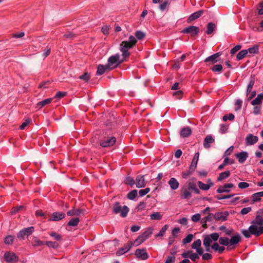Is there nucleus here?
<instances>
[{
	"mask_svg": "<svg viewBox=\"0 0 263 263\" xmlns=\"http://www.w3.org/2000/svg\"><path fill=\"white\" fill-rule=\"evenodd\" d=\"M251 225L248 229H242L241 233L247 238L251 237V235L256 237L263 234V217L257 215L255 219L251 222Z\"/></svg>",
	"mask_w": 263,
	"mask_h": 263,
	"instance_id": "nucleus-1",
	"label": "nucleus"
},
{
	"mask_svg": "<svg viewBox=\"0 0 263 263\" xmlns=\"http://www.w3.org/2000/svg\"><path fill=\"white\" fill-rule=\"evenodd\" d=\"M137 43V39L133 35L129 36L128 41H122L121 43L120 50L122 52L123 60H126L129 57L130 53L128 51V50L135 46Z\"/></svg>",
	"mask_w": 263,
	"mask_h": 263,
	"instance_id": "nucleus-2",
	"label": "nucleus"
},
{
	"mask_svg": "<svg viewBox=\"0 0 263 263\" xmlns=\"http://www.w3.org/2000/svg\"><path fill=\"white\" fill-rule=\"evenodd\" d=\"M112 212L116 214H120L122 217H125L129 212V208L126 205L122 206L119 202H116L113 204Z\"/></svg>",
	"mask_w": 263,
	"mask_h": 263,
	"instance_id": "nucleus-3",
	"label": "nucleus"
},
{
	"mask_svg": "<svg viewBox=\"0 0 263 263\" xmlns=\"http://www.w3.org/2000/svg\"><path fill=\"white\" fill-rule=\"evenodd\" d=\"M119 58L120 55L118 53L110 56L108 59L106 67L109 68L111 70L117 68L124 61L123 60L121 61H119Z\"/></svg>",
	"mask_w": 263,
	"mask_h": 263,
	"instance_id": "nucleus-4",
	"label": "nucleus"
},
{
	"mask_svg": "<svg viewBox=\"0 0 263 263\" xmlns=\"http://www.w3.org/2000/svg\"><path fill=\"white\" fill-rule=\"evenodd\" d=\"M117 141L116 136H107L100 142V145L103 147H110L113 146Z\"/></svg>",
	"mask_w": 263,
	"mask_h": 263,
	"instance_id": "nucleus-5",
	"label": "nucleus"
},
{
	"mask_svg": "<svg viewBox=\"0 0 263 263\" xmlns=\"http://www.w3.org/2000/svg\"><path fill=\"white\" fill-rule=\"evenodd\" d=\"M34 228L33 227H29L25 228L20 231L17 234V238L20 240H23L26 237L30 236L34 231Z\"/></svg>",
	"mask_w": 263,
	"mask_h": 263,
	"instance_id": "nucleus-6",
	"label": "nucleus"
},
{
	"mask_svg": "<svg viewBox=\"0 0 263 263\" xmlns=\"http://www.w3.org/2000/svg\"><path fill=\"white\" fill-rule=\"evenodd\" d=\"M199 32V28L195 26H190L184 28L181 33L183 34H190L191 37L197 36Z\"/></svg>",
	"mask_w": 263,
	"mask_h": 263,
	"instance_id": "nucleus-7",
	"label": "nucleus"
},
{
	"mask_svg": "<svg viewBox=\"0 0 263 263\" xmlns=\"http://www.w3.org/2000/svg\"><path fill=\"white\" fill-rule=\"evenodd\" d=\"M5 260L9 263H15L18 261V257L13 252L8 251L4 255Z\"/></svg>",
	"mask_w": 263,
	"mask_h": 263,
	"instance_id": "nucleus-8",
	"label": "nucleus"
},
{
	"mask_svg": "<svg viewBox=\"0 0 263 263\" xmlns=\"http://www.w3.org/2000/svg\"><path fill=\"white\" fill-rule=\"evenodd\" d=\"M241 237L239 234H237L233 236L229 239V248H227L228 250L234 249L240 241Z\"/></svg>",
	"mask_w": 263,
	"mask_h": 263,
	"instance_id": "nucleus-9",
	"label": "nucleus"
},
{
	"mask_svg": "<svg viewBox=\"0 0 263 263\" xmlns=\"http://www.w3.org/2000/svg\"><path fill=\"white\" fill-rule=\"evenodd\" d=\"M206 182L207 183L205 184L201 181H198L197 182V184L199 188L203 191H208L214 185L213 182L210 179H208L206 181Z\"/></svg>",
	"mask_w": 263,
	"mask_h": 263,
	"instance_id": "nucleus-10",
	"label": "nucleus"
},
{
	"mask_svg": "<svg viewBox=\"0 0 263 263\" xmlns=\"http://www.w3.org/2000/svg\"><path fill=\"white\" fill-rule=\"evenodd\" d=\"M135 255L137 258H140L142 260H146L149 257L145 249H137L135 251Z\"/></svg>",
	"mask_w": 263,
	"mask_h": 263,
	"instance_id": "nucleus-11",
	"label": "nucleus"
},
{
	"mask_svg": "<svg viewBox=\"0 0 263 263\" xmlns=\"http://www.w3.org/2000/svg\"><path fill=\"white\" fill-rule=\"evenodd\" d=\"M201 241L198 239L194 241L192 245V248L196 250V253L199 255L202 254L204 251L202 248H201Z\"/></svg>",
	"mask_w": 263,
	"mask_h": 263,
	"instance_id": "nucleus-12",
	"label": "nucleus"
},
{
	"mask_svg": "<svg viewBox=\"0 0 263 263\" xmlns=\"http://www.w3.org/2000/svg\"><path fill=\"white\" fill-rule=\"evenodd\" d=\"M202 237L203 240H210V243H212L213 241L216 242L217 240H219V235L217 233H213L209 235H204Z\"/></svg>",
	"mask_w": 263,
	"mask_h": 263,
	"instance_id": "nucleus-13",
	"label": "nucleus"
},
{
	"mask_svg": "<svg viewBox=\"0 0 263 263\" xmlns=\"http://www.w3.org/2000/svg\"><path fill=\"white\" fill-rule=\"evenodd\" d=\"M181 197L182 198L187 199L191 197V192L187 185H184L181 189Z\"/></svg>",
	"mask_w": 263,
	"mask_h": 263,
	"instance_id": "nucleus-14",
	"label": "nucleus"
},
{
	"mask_svg": "<svg viewBox=\"0 0 263 263\" xmlns=\"http://www.w3.org/2000/svg\"><path fill=\"white\" fill-rule=\"evenodd\" d=\"M229 215L227 211L217 212L214 215V218L218 221H224L227 220V218Z\"/></svg>",
	"mask_w": 263,
	"mask_h": 263,
	"instance_id": "nucleus-15",
	"label": "nucleus"
},
{
	"mask_svg": "<svg viewBox=\"0 0 263 263\" xmlns=\"http://www.w3.org/2000/svg\"><path fill=\"white\" fill-rule=\"evenodd\" d=\"M66 216V214L63 212H53L52 214L51 217L49 219V221H59L64 218Z\"/></svg>",
	"mask_w": 263,
	"mask_h": 263,
	"instance_id": "nucleus-16",
	"label": "nucleus"
},
{
	"mask_svg": "<svg viewBox=\"0 0 263 263\" xmlns=\"http://www.w3.org/2000/svg\"><path fill=\"white\" fill-rule=\"evenodd\" d=\"M236 158L240 163H243L248 157V153L246 151H241L235 154Z\"/></svg>",
	"mask_w": 263,
	"mask_h": 263,
	"instance_id": "nucleus-17",
	"label": "nucleus"
},
{
	"mask_svg": "<svg viewBox=\"0 0 263 263\" xmlns=\"http://www.w3.org/2000/svg\"><path fill=\"white\" fill-rule=\"evenodd\" d=\"M204 13V11L203 10H200L197 11L192 14H191L187 20V22L188 23H191V22L199 18Z\"/></svg>",
	"mask_w": 263,
	"mask_h": 263,
	"instance_id": "nucleus-18",
	"label": "nucleus"
},
{
	"mask_svg": "<svg viewBox=\"0 0 263 263\" xmlns=\"http://www.w3.org/2000/svg\"><path fill=\"white\" fill-rule=\"evenodd\" d=\"M135 184L137 187L142 188L145 186V181L143 175L137 176L136 178Z\"/></svg>",
	"mask_w": 263,
	"mask_h": 263,
	"instance_id": "nucleus-19",
	"label": "nucleus"
},
{
	"mask_svg": "<svg viewBox=\"0 0 263 263\" xmlns=\"http://www.w3.org/2000/svg\"><path fill=\"white\" fill-rule=\"evenodd\" d=\"M133 243L129 242L128 244L125 245L123 247L120 248L116 252L117 256H121L126 252H128L131 248Z\"/></svg>",
	"mask_w": 263,
	"mask_h": 263,
	"instance_id": "nucleus-20",
	"label": "nucleus"
},
{
	"mask_svg": "<svg viewBox=\"0 0 263 263\" xmlns=\"http://www.w3.org/2000/svg\"><path fill=\"white\" fill-rule=\"evenodd\" d=\"M192 131L189 126H186L181 128L180 131V135L182 138L189 137L192 134Z\"/></svg>",
	"mask_w": 263,
	"mask_h": 263,
	"instance_id": "nucleus-21",
	"label": "nucleus"
},
{
	"mask_svg": "<svg viewBox=\"0 0 263 263\" xmlns=\"http://www.w3.org/2000/svg\"><path fill=\"white\" fill-rule=\"evenodd\" d=\"M221 55V53L220 52H217L216 53H214L208 57H207L205 60L204 62H211L212 64L216 63L218 61L217 60V58Z\"/></svg>",
	"mask_w": 263,
	"mask_h": 263,
	"instance_id": "nucleus-22",
	"label": "nucleus"
},
{
	"mask_svg": "<svg viewBox=\"0 0 263 263\" xmlns=\"http://www.w3.org/2000/svg\"><path fill=\"white\" fill-rule=\"evenodd\" d=\"M258 137L252 134H249L246 138L247 144L248 145H252L256 143L258 141Z\"/></svg>",
	"mask_w": 263,
	"mask_h": 263,
	"instance_id": "nucleus-23",
	"label": "nucleus"
},
{
	"mask_svg": "<svg viewBox=\"0 0 263 263\" xmlns=\"http://www.w3.org/2000/svg\"><path fill=\"white\" fill-rule=\"evenodd\" d=\"M168 184L172 190H175L179 187V183L175 178H171L168 181Z\"/></svg>",
	"mask_w": 263,
	"mask_h": 263,
	"instance_id": "nucleus-24",
	"label": "nucleus"
},
{
	"mask_svg": "<svg viewBox=\"0 0 263 263\" xmlns=\"http://www.w3.org/2000/svg\"><path fill=\"white\" fill-rule=\"evenodd\" d=\"M83 212V210L80 209H72L67 212V214L69 216H79Z\"/></svg>",
	"mask_w": 263,
	"mask_h": 263,
	"instance_id": "nucleus-25",
	"label": "nucleus"
},
{
	"mask_svg": "<svg viewBox=\"0 0 263 263\" xmlns=\"http://www.w3.org/2000/svg\"><path fill=\"white\" fill-rule=\"evenodd\" d=\"M214 142V139L211 135H208L204 139L203 145L205 148H209L210 144L213 143Z\"/></svg>",
	"mask_w": 263,
	"mask_h": 263,
	"instance_id": "nucleus-26",
	"label": "nucleus"
},
{
	"mask_svg": "<svg viewBox=\"0 0 263 263\" xmlns=\"http://www.w3.org/2000/svg\"><path fill=\"white\" fill-rule=\"evenodd\" d=\"M212 249L215 252H218L219 254H221L225 250L224 246H219V244L218 242H214L212 245Z\"/></svg>",
	"mask_w": 263,
	"mask_h": 263,
	"instance_id": "nucleus-27",
	"label": "nucleus"
},
{
	"mask_svg": "<svg viewBox=\"0 0 263 263\" xmlns=\"http://www.w3.org/2000/svg\"><path fill=\"white\" fill-rule=\"evenodd\" d=\"M110 71L111 70L109 68L106 67V64L105 65H99L98 66L97 74V75H102L106 71Z\"/></svg>",
	"mask_w": 263,
	"mask_h": 263,
	"instance_id": "nucleus-28",
	"label": "nucleus"
},
{
	"mask_svg": "<svg viewBox=\"0 0 263 263\" xmlns=\"http://www.w3.org/2000/svg\"><path fill=\"white\" fill-rule=\"evenodd\" d=\"M52 100V99L51 98H48L38 102L36 104V108L38 109L42 108L45 105L50 104Z\"/></svg>",
	"mask_w": 263,
	"mask_h": 263,
	"instance_id": "nucleus-29",
	"label": "nucleus"
},
{
	"mask_svg": "<svg viewBox=\"0 0 263 263\" xmlns=\"http://www.w3.org/2000/svg\"><path fill=\"white\" fill-rule=\"evenodd\" d=\"M216 25L212 22H210L206 25V33L208 35L212 34L213 31L216 29Z\"/></svg>",
	"mask_w": 263,
	"mask_h": 263,
	"instance_id": "nucleus-30",
	"label": "nucleus"
},
{
	"mask_svg": "<svg viewBox=\"0 0 263 263\" xmlns=\"http://www.w3.org/2000/svg\"><path fill=\"white\" fill-rule=\"evenodd\" d=\"M263 100V93H259L257 97L251 102L253 105H259L261 103Z\"/></svg>",
	"mask_w": 263,
	"mask_h": 263,
	"instance_id": "nucleus-31",
	"label": "nucleus"
},
{
	"mask_svg": "<svg viewBox=\"0 0 263 263\" xmlns=\"http://www.w3.org/2000/svg\"><path fill=\"white\" fill-rule=\"evenodd\" d=\"M229 238L227 237H220L219 238L218 243L229 248Z\"/></svg>",
	"mask_w": 263,
	"mask_h": 263,
	"instance_id": "nucleus-32",
	"label": "nucleus"
},
{
	"mask_svg": "<svg viewBox=\"0 0 263 263\" xmlns=\"http://www.w3.org/2000/svg\"><path fill=\"white\" fill-rule=\"evenodd\" d=\"M230 172L229 171H226L225 172H222L219 174V175L217 178V180L218 181H221L222 180L228 178L230 176Z\"/></svg>",
	"mask_w": 263,
	"mask_h": 263,
	"instance_id": "nucleus-33",
	"label": "nucleus"
},
{
	"mask_svg": "<svg viewBox=\"0 0 263 263\" xmlns=\"http://www.w3.org/2000/svg\"><path fill=\"white\" fill-rule=\"evenodd\" d=\"M248 54V50L243 49L239 51L236 55V59L237 61H240L243 59Z\"/></svg>",
	"mask_w": 263,
	"mask_h": 263,
	"instance_id": "nucleus-34",
	"label": "nucleus"
},
{
	"mask_svg": "<svg viewBox=\"0 0 263 263\" xmlns=\"http://www.w3.org/2000/svg\"><path fill=\"white\" fill-rule=\"evenodd\" d=\"M162 216L163 215L161 214L160 212H157L151 214L150 215V218L151 220H159L161 219Z\"/></svg>",
	"mask_w": 263,
	"mask_h": 263,
	"instance_id": "nucleus-35",
	"label": "nucleus"
},
{
	"mask_svg": "<svg viewBox=\"0 0 263 263\" xmlns=\"http://www.w3.org/2000/svg\"><path fill=\"white\" fill-rule=\"evenodd\" d=\"M145 240V237L141 234L134 241L133 245L135 246H138L143 243Z\"/></svg>",
	"mask_w": 263,
	"mask_h": 263,
	"instance_id": "nucleus-36",
	"label": "nucleus"
},
{
	"mask_svg": "<svg viewBox=\"0 0 263 263\" xmlns=\"http://www.w3.org/2000/svg\"><path fill=\"white\" fill-rule=\"evenodd\" d=\"M80 222V218L78 217L72 218L68 221L67 225L68 226L76 227Z\"/></svg>",
	"mask_w": 263,
	"mask_h": 263,
	"instance_id": "nucleus-37",
	"label": "nucleus"
},
{
	"mask_svg": "<svg viewBox=\"0 0 263 263\" xmlns=\"http://www.w3.org/2000/svg\"><path fill=\"white\" fill-rule=\"evenodd\" d=\"M247 50H248V53H249L252 54H257L259 51V46L255 45L253 47L249 48Z\"/></svg>",
	"mask_w": 263,
	"mask_h": 263,
	"instance_id": "nucleus-38",
	"label": "nucleus"
},
{
	"mask_svg": "<svg viewBox=\"0 0 263 263\" xmlns=\"http://www.w3.org/2000/svg\"><path fill=\"white\" fill-rule=\"evenodd\" d=\"M187 185L190 190V191H193L194 192V193H195L196 194H199L200 193V191L197 188V187L195 184L190 182V183H189Z\"/></svg>",
	"mask_w": 263,
	"mask_h": 263,
	"instance_id": "nucleus-39",
	"label": "nucleus"
},
{
	"mask_svg": "<svg viewBox=\"0 0 263 263\" xmlns=\"http://www.w3.org/2000/svg\"><path fill=\"white\" fill-rule=\"evenodd\" d=\"M168 228V226L167 224L164 225L160 230L159 232L156 235V237H162L164 235L166 230Z\"/></svg>",
	"mask_w": 263,
	"mask_h": 263,
	"instance_id": "nucleus-40",
	"label": "nucleus"
},
{
	"mask_svg": "<svg viewBox=\"0 0 263 263\" xmlns=\"http://www.w3.org/2000/svg\"><path fill=\"white\" fill-rule=\"evenodd\" d=\"M125 183L126 184L130 185L131 187H133L135 184V180L133 177L128 176L125 179Z\"/></svg>",
	"mask_w": 263,
	"mask_h": 263,
	"instance_id": "nucleus-41",
	"label": "nucleus"
},
{
	"mask_svg": "<svg viewBox=\"0 0 263 263\" xmlns=\"http://www.w3.org/2000/svg\"><path fill=\"white\" fill-rule=\"evenodd\" d=\"M153 231V229L152 228L148 227L142 234L147 239L152 234Z\"/></svg>",
	"mask_w": 263,
	"mask_h": 263,
	"instance_id": "nucleus-42",
	"label": "nucleus"
},
{
	"mask_svg": "<svg viewBox=\"0 0 263 263\" xmlns=\"http://www.w3.org/2000/svg\"><path fill=\"white\" fill-rule=\"evenodd\" d=\"M135 37L137 39V40H141L145 37V34L143 32H142L140 30H137L135 32Z\"/></svg>",
	"mask_w": 263,
	"mask_h": 263,
	"instance_id": "nucleus-43",
	"label": "nucleus"
},
{
	"mask_svg": "<svg viewBox=\"0 0 263 263\" xmlns=\"http://www.w3.org/2000/svg\"><path fill=\"white\" fill-rule=\"evenodd\" d=\"M137 195V191L136 190H133L128 193L127 197L128 199L133 200L135 199Z\"/></svg>",
	"mask_w": 263,
	"mask_h": 263,
	"instance_id": "nucleus-44",
	"label": "nucleus"
},
{
	"mask_svg": "<svg viewBox=\"0 0 263 263\" xmlns=\"http://www.w3.org/2000/svg\"><path fill=\"white\" fill-rule=\"evenodd\" d=\"M211 243L210 242V240H205L203 239V245L205 247V251L207 252H211L212 245H211Z\"/></svg>",
	"mask_w": 263,
	"mask_h": 263,
	"instance_id": "nucleus-45",
	"label": "nucleus"
},
{
	"mask_svg": "<svg viewBox=\"0 0 263 263\" xmlns=\"http://www.w3.org/2000/svg\"><path fill=\"white\" fill-rule=\"evenodd\" d=\"M49 248H53V249H57L59 245L58 243L56 242H53L51 241H45V244Z\"/></svg>",
	"mask_w": 263,
	"mask_h": 263,
	"instance_id": "nucleus-46",
	"label": "nucleus"
},
{
	"mask_svg": "<svg viewBox=\"0 0 263 263\" xmlns=\"http://www.w3.org/2000/svg\"><path fill=\"white\" fill-rule=\"evenodd\" d=\"M193 238V234H189L184 239H183L182 242L183 245L190 243V242L192 241Z\"/></svg>",
	"mask_w": 263,
	"mask_h": 263,
	"instance_id": "nucleus-47",
	"label": "nucleus"
},
{
	"mask_svg": "<svg viewBox=\"0 0 263 263\" xmlns=\"http://www.w3.org/2000/svg\"><path fill=\"white\" fill-rule=\"evenodd\" d=\"M49 235L57 241H60L62 238V236L56 232H51L49 234Z\"/></svg>",
	"mask_w": 263,
	"mask_h": 263,
	"instance_id": "nucleus-48",
	"label": "nucleus"
},
{
	"mask_svg": "<svg viewBox=\"0 0 263 263\" xmlns=\"http://www.w3.org/2000/svg\"><path fill=\"white\" fill-rule=\"evenodd\" d=\"M261 200V198L259 197V196L258 195L257 193H254L251 196V202L252 203H254L256 202H259Z\"/></svg>",
	"mask_w": 263,
	"mask_h": 263,
	"instance_id": "nucleus-49",
	"label": "nucleus"
},
{
	"mask_svg": "<svg viewBox=\"0 0 263 263\" xmlns=\"http://www.w3.org/2000/svg\"><path fill=\"white\" fill-rule=\"evenodd\" d=\"M14 237L12 235H8L5 238L4 242L7 245H11L13 243Z\"/></svg>",
	"mask_w": 263,
	"mask_h": 263,
	"instance_id": "nucleus-50",
	"label": "nucleus"
},
{
	"mask_svg": "<svg viewBox=\"0 0 263 263\" xmlns=\"http://www.w3.org/2000/svg\"><path fill=\"white\" fill-rule=\"evenodd\" d=\"M254 85V80H251L250 81L249 84L247 86V91H246L247 95H248L249 93H250L251 92L252 89Z\"/></svg>",
	"mask_w": 263,
	"mask_h": 263,
	"instance_id": "nucleus-51",
	"label": "nucleus"
},
{
	"mask_svg": "<svg viewBox=\"0 0 263 263\" xmlns=\"http://www.w3.org/2000/svg\"><path fill=\"white\" fill-rule=\"evenodd\" d=\"M211 70L214 72H220L222 70V66L220 64H217L213 66Z\"/></svg>",
	"mask_w": 263,
	"mask_h": 263,
	"instance_id": "nucleus-52",
	"label": "nucleus"
},
{
	"mask_svg": "<svg viewBox=\"0 0 263 263\" xmlns=\"http://www.w3.org/2000/svg\"><path fill=\"white\" fill-rule=\"evenodd\" d=\"M146 206V203L144 202H140L136 206V210L137 211L143 210Z\"/></svg>",
	"mask_w": 263,
	"mask_h": 263,
	"instance_id": "nucleus-53",
	"label": "nucleus"
},
{
	"mask_svg": "<svg viewBox=\"0 0 263 263\" xmlns=\"http://www.w3.org/2000/svg\"><path fill=\"white\" fill-rule=\"evenodd\" d=\"M45 244V242L41 241L37 238H35L33 240V246L37 247L44 245Z\"/></svg>",
	"mask_w": 263,
	"mask_h": 263,
	"instance_id": "nucleus-54",
	"label": "nucleus"
},
{
	"mask_svg": "<svg viewBox=\"0 0 263 263\" xmlns=\"http://www.w3.org/2000/svg\"><path fill=\"white\" fill-rule=\"evenodd\" d=\"M183 92L182 90H178L174 92L173 93L174 97H175L176 99H181L182 97Z\"/></svg>",
	"mask_w": 263,
	"mask_h": 263,
	"instance_id": "nucleus-55",
	"label": "nucleus"
},
{
	"mask_svg": "<svg viewBox=\"0 0 263 263\" xmlns=\"http://www.w3.org/2000/svg\"><path fill=\"white\" fill-rule=\"evenodd\" d=\"M199 152L196 153L193 158L191 164H195V165H197L198 161L199 159Z\"/></svg>",
	"mask_w": 263,
	"mask_h": 263,
	"instance_id": "nucleus-56",
	"label": "nucleus"
},
{
	"mask_svg": "<svg viewBox=\"0 0 263 263\" xmlns=\"http://www.w3.org/2000/svg\"><path fill=\"white\" fill-rule=\"evenodd\" d=\"M234 119V115L233 114H229L228 115H224L223 117V120L224 121H227L228 120L230 121H232Z\"/></svg>",
	"mask_w": 263,
	"mask_h": 263,
	"instance_id": "nucleus-57",
	"label": "nucleus"
},
{
	"mask_svg": "<svg viewBox=\"0 0 263 263\" xmlns=\"http://www.w3.org/2000/svg\"><path fill=\"white\" fill-rule=\"evenodd\" d=\"M90 78V74L88 72H85L83 74L79 77L80 79L83 80L86 82L88 81Z\"/></svg>",
	"mask_w": 263,
	"mask_h": 263,
	"instance_id": "nucleus-58",
	"label": "nucleus"
},
{
	"mask_svg": "<svg viewBox=\"0 0 263 263\" xmlns=\"http://www.w3.org/2000/svg\"><path fill=\"white\" fill-rule=\"evenodd\" d=\"M150 191V189L148 187L145 188L144 189L140 190L139 191V194L140 197H143L147 194Z\"/></svg>",
	"mask_w": 263,
	"mask_h": 263,
	"instance_id": "nucleus-59",
	"label": "nucleus"
},
{
	"mask_svg": "<svg viewBox=\"0 0 263 263\" xmlns=\"http://www.w3.org/2000/svg\"><path fill=\"white\" fill-rule=\"evenodd\" d=\"M168 6V1H165L159 5V9L161 11H164L167 8Z\"/></svg>",
	"mask_w": 263,
	"mask_h": 263,
	"instance_id": "nucleus-60",
	"label": "nucleus"
},
{
	"mask_svg": "<svg viewBox=\"0 0 263 263\" xmlns=\"http://www.w3.org/2000/svg\"><path fill=\"white\" fill-rule=\"evenodd\" d=\"M201 255H202V258L204 260H208L212 258V255L208 253H202V254Z\"/></svg>",
	"mask_w": 263,
	"mask_h": 263,
	"instance_id": "nucleus-61",
	"label": "nucleus"
},
{
	"mask_svg": "<svg viewBox=\"0 0 263 263\" xmlns=\"http://www.w3.org/2000/svg\"><path fill=\"white\" fill-rule=\"evenodd\" d=\"M30 119H26L20 126V128L21 129H24L31 122Z\"/></svg>",
	"mask_w": 263,
	"mask_h": 263,
	"instance_id": "nucleus-62",
	"label": "nucleus"
},
{
	"mask_svg": "<svg viewBox=\"0 0 263 263\" xmlns=\"http://www.w3.org/2000/svg\"><path fill=\"white\" fill-rule=\"evenodd\" d=\"M238 187L241 189H245L248 187L250 185L248 183L246 182H240L238 184Z\"/></svg>",
	"mask_w": 263,
	"mask_h": 263,
	"instance_id": "nucleus-63",
	"label": "nucleus"
},
{
	"mask_svg": "<svg viewBox=\"0 0 263 263\" xmlns=\"http://www.w3.org/2000/svg\"><path fill=\"white\" fill-rule=\"evenodd\" d=\"M176 260L175 256H168L165 260V263H174Z\"/></svg>",
	"mask_w": 263,
	"mask_h": 263,
	"instance_id": "nucleus-64",
	"label": "nucleus"
}]
</instances>
